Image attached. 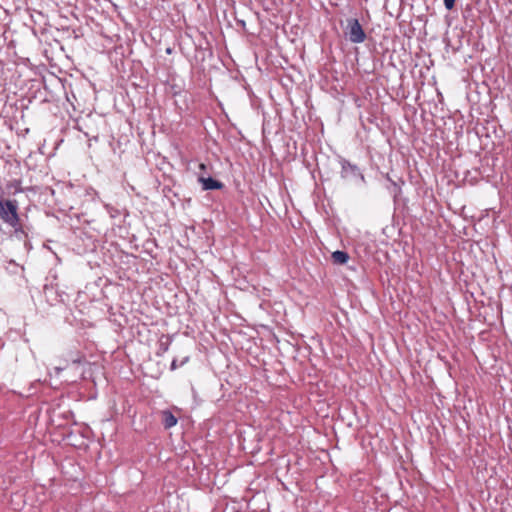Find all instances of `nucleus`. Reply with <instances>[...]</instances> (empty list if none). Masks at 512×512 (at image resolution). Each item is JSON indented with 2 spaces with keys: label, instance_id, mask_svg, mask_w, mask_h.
Returning a JSON list of instances; mask_svg holds the SVG:
<instances>
[{
  "label": "nucleus",
  "instance_id": "f257e3e1",
  "mask_svg": "<svg viewBox=\"0 0 512 512\" xmlns=\"http://www.w3.org/2000/svg\"><path fill=\"white\" fill-rule=\"evenodd\" d=\"M0 218L1 220L11 227L18 226L20 221L18 215V203L16 200H1L0 199Z\"/></svg>",
  "mask_w": 512,
  "mask_h": 512
},
{
  "label": "nucleus",
  "instance_id": "f03ea898",
  "mask_svg": "<svg viewBox=\"0 0 512 512\" xmlns=\"http://www.w3.org/2000/svg\"><path fill=\"white\" fill-rule=\"evenodd\" d=\"M346 36L352 43L364 42L366 34L357 19H349L347 21Z\"/></svg>",
  "mask_w": 512,
  "mask_h": 512
},
{
  "label": "nucleus",
  "instance_id": "7ed1b4c3",
  "mask_svg": "<svg viewBox=\"0 0 512 512\" xmlns=\"http://www.w3.org/2000/svg\"><path fill=\"white\" fill-rule=\"evenodd\" d=\"M199 182L202 184L203 190H217L223 187L220 181H217L211 177H199Z\"/></svg>",
  "mask_w": 512,
  "mask_h": 512
},
{
  "label": "nucleus",
  "instance_id": "20e7f679",
  "mask_svg": "<svg viewBox=\"0 0 512 512\" xmlns=\"http://www.w3.org/2000/svg\"><path fill=\"white\" fill-rule=\"evenodd\" d=\"M332 260L336 264H345L349 260V255L345 251L337 250L332 253Z\"/></svg>",
  "mask_w": 512,
  "mask_h": 512
},
{
  "label": "nucleus",
  "instance_id": "39448f33",
  "mask_svg": "<svg viewBox=\"0 0 512 512\" xmlns=\"http://www.w3.org/2000/svg\"><path fill=\"white\" fill-rule=\"evenodd\" d=\"M163 423L165 428H171L177 424V418L170 411H164Z\"/></svg>",
  "mask_w": 512,
  "mask_h": 512
},
{
  "label": "nucleus",
  "instance_id": "423d86ee",
  "mask_svg": "<svg viewBox=\"0 0 512 512\" xmlns=\"http://www.w3.org/2000/svg\"><path fill=\"white\" fill-rule=\"evenodd\" d=\"M169 346H170L169 339H167L166 341H163L161 339L159 342V349H158L157 355L158 356L164 355L169 350Z\"/></svg>",
  "mask_w": 512,
  "mask_h": 512
},
{
  "label": "nucleus",
  "instance_id": "0eeeda50",
  "mask_svg": "<svg viewBox=\"0 0 512 512\" xmlns=\"http://www.w3.org/2000/svg\"><path fill=\"white\" fill-rule=\"evenodd\" d=\"M343 169L346 171L347 169H350L352 172H354L355 174H357L362 181H364V176L359 172L357 166L355 165H352L350 163H346L343 165Z\"/></svg>",
  "mask_w": 512,
  "mask_h": 512
},
{
  "label": "nucleus",
  "instance_id": "6e6552de",
  "mask_svg": "<svg viewBox=\"0 0 512 512\" xmlns=\"http://www.w3.org/2000/svg\"><path fill=\"white\" fill-rule=\"evenodd\" d=\"M189 357H185L180 363H178L177 359H174L171 363V370H175L178 367L184 365L186 362H188Z\"/></svg>",
  "mask_w": 512,
  "mask_h": 512
},
{
  "label": "nucleus",
  "instance_id": "1a4fd4ad",
  "mask_svg": "<svg viewBox=\"0 0 512 512\" xmlns=\"http://www.w3.org/2000/svg\"><path fill=\"white\" fill-rule=\"evenodd\" d=\"M14 229V234L17 238L21 239L24 235L23 229L20 227V223L18 222V226L12 227Z\"/></svg>",
  "mask_w": 512,
  "mask_h": 512
},
{
  "label": "nucleus",
  "instance_id": "9d476101",
  "mask_svg": "<svg viewBox=\"0 0 512 512\" xmlns=\"http://www.w3.org/2000/svg\"><path fill=\"white\" fill-rule=\"evenodd\" d=\"M82 361H83V357L80 355H77L76 357L71 358V363L74 366L80 365L82 363Z\"/></svg>",
  "mask_w": 512,
  "mask_h": 512
},
{
  "label": "nucleus",
  "instance_id": "9b49d317",
  "mask_svg": "<svg viewBox=\"0 0 512 512\" xmlns=\"http://www.w3.org/2000/svg\"><path fill=\"white\" fill-rule=\"evenodd\" d=\"M455 0H444V5L447 10L453 9Z\"/></svg>",
  "mask_w": 512,
  "mask_h": 512
},
{
  "label": "nucleus",
  "instance_id": "f8f14e48",
  "mask_svg": "<svg viewBox=\"0 0 512 512\" xmlns=\"http://www.w3.org/2000/svg\"><path fill=\"white\" fill-rule=\"evenodd\" d=\"M68 367V365L64 366V367H55L54 368V371H55V374L56 375H59L61 371H63L64 369H66Z\"/></svg>",
  "mask_w": 512,
  "mask_h": 512
},
{
  "label": "nucleus",
  "instance_id": "ddd939ff",
  "mask_svg": "<svg viewBox=\"0 0 512 512\" xmlns=\"http://www.w3.org/2000/svg\"><path fill=\"white\" fill-rule=\"evenodd\" d=\"M199 168H200L201 170H205V169H206V165H205L204 163H201V164L199 165Z\"/></svg>",
  "mask_w": 512,
  "mask_h": 512
}]
</instances>
